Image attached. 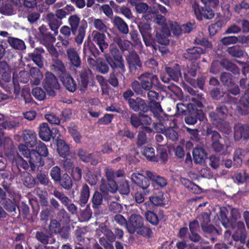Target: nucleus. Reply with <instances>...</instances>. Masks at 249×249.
<instances>
[{
  "label": "nucleus",
  "mask_w": 249,
  "mask_h": 249,
  "mask_svg": "<svg viewBox=\"0 0 249 249\" xmlns=\"http://www.w3.org/2000/svg\"><path fill=\"white\" fill-rule=\"evenodd\" d=\"M227 112L226 107L224 106H222L217 108L216 114L214 112L211 113L210 116L213 121L219 119L221 121L222 118H224L225 115L227 114Z\"/></svg>",
  "instance_id": "obj_37"
},
{
  "label": "nucleus",
  "mask_w": 249,
  "mask_h": 249,
  "mask_svg": "<svg viewBox=\"0 0 249 249\" xmlns=\"http://www.w3.org/2000/svg\"><path fill=\"white\" fill-rule=\"evenodd\" d=\"M116 42L122 50H127L130 45V42L124 38H117Z\"/></svg>",
  "instance_id": "obj_59"
},
{
  "label": "nucleus",
  "mask_w": 249,
  "mask_h": 249,
  "mask_svg": "<svg viewBox=\"0 0 249 249\" xmlns=\"http://www.w3.org/2000/svg\"><path fill=\"white\" fill-rule=\"evenodd\" d=\"M43 87L50 96H54L59 89V85L56 77L52 73L47 72L43 82Z\"/></svg>",
  "instance_id": "obj_4"
},
{
  "label": "nucleus",
  "mask_w": 249,
  "mask_h": 249,
  "mask_svg": "<svg viewBox=\"0 0 249 249\" xmlns=\"http://www.w3.org/2000/svg\"><path fill=\"white\" fill-rule=\"evenodd\" d=\"M202 221L201 223V227L203 230L207 232H212L214 230V227L209 224L210 217L209 214L206 213H203L201 214Z\"/></svg>",
  "instance_id": "obj_33"
},
{
  "label": "nucleus",
  "mask_w": 249,
  "mask_h": 249,
  "mask_svg": "<svg viewBox=\"0 0 249 249\" xmlns=\"http://www.w3.org/2000/svg\"><path fill=\"white\" fill-rule=\"evenodd\" d=\"M113 22L121 32L124 34H128L129 32L128 26L122 19L119 17H115Z\"/></svg>",
  "instance_id": "obj_35"
},
{
  "label": "nucleus",
  "mask_w": 249,
  "mask_h": 249,
  "mask_svg": "<svg viewBox=\"0 0 249 249\" xmlns=\"http://www.w3.org/2000/svg\"><path fill=\"white\" fill-rule=\"evenodd\" d=\"M139 27L143 38L145 41L146 39L151 37V27L147 23L142 24Z\"/></svg>",
  "instance_id": "obj_40"
},
{
  "label": "nucleus",
  "mask_w": 249,
  "mask_h": 249,
  "mask_svg": "<svg viewBox=\"0 0 249 249\" xmlns=\"http://www.w3.org/2000/svg\"><path fill=\"white\" fill-rule=\"evenodd\" d=\"M44 41L45 44L48 45L50 50V52L53 53L55 52L54 47L51 44L54 43L55 41V38L51 34H46L44 37Z\"/></svg>",
  "instance_id": "obj_44"
},
{
  "label": "nucleus",
  "mask_w": 249,
  "mask_h": 249,
  "mask_svg": "<svg viewBox=\"0 0 249 249\" xmlns=\"http://www.w3.org/2000/svg\"><path fill=\"white\" fill-rule=\"evenodd\" d=\"M191 100L192 103L188 104L187 107H186L184 104L182 103H178L177 105V108L178 111L180 112H183L185 111L187 108L192 107L193 105H196L198 107H202V98H201L200 101H199L196 98L193 97L191 99Z\"/></svg>",
  "instance_id": "obj_26"
},
{
  "label": "nucleus",
  "mask_w": 249,
  "mask_h": 249,
  "mask_svg": "<svg viewBox=\"0 0 249 249\" xmlns=\"http://www.w3.org/2000/svg\"><path fill=\"white\" fill-rule=\"evenodd\" d=\"M50 175L55 181H59L61 177V171L58 166L53 167L51 170Z\"/></svg>",
  "instance_id": "obj_54"
},
{
  "label": "nucleus",
  "mask_w": 249,
  "mask_h": 249,
  "mask_svg": "<svg viewBox=\"0 0 249 249\" xmlns=\"http://www.w3.org/2000/svg\"><path fill=\"white\" fill-rule=\"evenodd\" d=\"M47 18L49 20V24L51 29L55 33H57V29L62 22L57 19L55 15L53 13L48 14L47 15Z\"/></svg>",
  "instance_id": "obj_28"
},
{
  "label": "nucleus",
  "mask_w": 249,
  "mask_h": 249,
  "mask_svg": "<svg viewBox=\"0 0 249 249\" xmlns=\"http://www.w3.org/2000/svg\"><path fill=\"white\" fill-rule=\"evenodd\" d=\"M24 141L29 147H33L36 143L37 138L36 133L31 130H25L22 134Z\"/></svg>",
  "instance_id": "obj_14"
},
{
  "label": "nucleus",
  "mask_w": 249,
  "mask_h": 249,
  "mask_svg": "<svg viewBox=\"0 0 249 249\" xmlns=\"http://www.w3.org/2000/svg\"><path fill=\"white\" fill-rule=\"evenodd\" d=\"M36 237L38 241L44 244H53L55 242V240L51 238V236H49L41 232H37L36 234Z\"/></svg>",
  "instance_id": "obj_39"
},
{
  "label": "nucleus",
  "mask_w": 249,
  "mask_h": 249,
  "mask_svg": "<svg viewBox=\"0 0 249 249\" xmlns=\"http://www.w3.org/2000/svg\"><path fill=\"white\" fill-rule=\"evenodd\" d=\"M39 135L44 141H49L51 138V131L47 123H42L39 126Z\"/></svg>",
  "instance_id": "obj_17"
},
{
  "label": "nucleus",
  "mask_w": 249,
  "mask_h": 249,
  "mask_svg": "<svg viewBox=\"0 0 249 249\" xmlns=\"http://www.w3.org/2000/svg\"><path fill=\"white\" fill-rule=\"evenodd\" d=\"M90 72L89 69H83L81 71L78 78L79 86L81 90H84L87 88L89 83V75Z\"/></svg>",
  "instance_id": "obj_20"
},
{
  "label": "nucleus",
  "mask_w": 249,
  "mask_h": 249,
  "mask_svg": "<svg viewBox=\"0 0 249 249\" xmlns=\"http://www.w3.org/2000/svg\"><path fill=\"white\" fill-rule=\"evenodd\" d=\"M180 182L188 190L194 194H199L201 192V188L184 178H180Z\"/></svg>",
  "instance_id": "obj_24"
},
{
  "label": "nucleus",
  "mask_w": 249,
  "mask_h": 249,
  "mask_svg": "<svg viewBox=\"0 0 249 249\" xmlns=\"http://www.w3.org/2000/svg\"><path fill=\"white\" fill-rule=\"evenodd\" d=\"M93 25L95 29L101 32H105L107 30L106 25L100 19H94L93 20Z\"/></svg>",
  "instance_id": "obj_55"
},
{
  "label": "nucleus",
  "mask_w": 249,
  "mask_h": 249,
  "mask_svg": "<svg viewBox=\"0 0 249 249\" xmlns=\"http://www.w3.org/2000/svg\"><path fill=\"white\" fill-rule=\"evenodd\" d=\"M8 42L15 49L23 50L26 48L24 41L18 38L11 37L9 38Z\"/></svg>",
  "instance_id": "obj_36"
},
{
  "label": "nucleus",
  "mask_w": 249,
  "mask_h": 249,
  "mask_svg": "<svg viewBox=\"0 0 249 249\" xmlns=\"http://www.w3.org/2000/svg\"><path fill=\"white\" fill-rule=\"evenodd\" d=\"M127 229L130 233L136 232L138 234L149 237L152 233L151 230L148 227L143 226V219L142 216L138 214H132L129 217Z\"/></svg>",
  "instance_id": "obj_1"
},
{
  "label": "nucleus",
  "mask_w": 249,
  "mask_h": 249,
  "mask_svg": "<svg viewBox=\"0 0 249 249\" xmlns=\"http://www.w3.org/2000/svg\"><path fill=\"white\" fill-rule=\"evenodd\" d=\"M32 93L34 96L38 100H43L46 96L45 92L40 88H35L33 89Z\"/></svg>",
  "instance_id": "obj_53"
},
{
  "label": "nucleus",
  "mask_w": 249,
  "mask_h": 249,
  "mask_svg": "<svg viewBox=\"0 0 249 249\" xmlns=\"http://www.w3.org/2000/svg\"><path fill=\"white\" fill-rule=\"evenodd\" d=\"M211 137L212 146L214 150L216 152L220 151L223 148V145L220 142V140L221 139L220 135L218 132L213 131Z\"/></svg>",
  "instance_id": "obj_25"
},
{
  "label": "nucleus",
  "mask_w": 249,
  "mask_h": 249,
  "mask_svg": "<svg viewBox=\"0 0 249 249\" xmlns=\"http://www.w3.org/2000/svg\"><path fill=\"white\" fill-rule=\"evenodd\" d=\"M0 74L4 81L8 82L10 80V71L8 64L5 61L0 62Z\"/></svg>",
  "instance_id": "obj_30"
},
{
  "label": "nucleus",
  "mask_w": 249,
  "mask_h": 249,
  "mask_svg": "<svg viewBox=\"0 0 249 249\" xmlns=\"http://www.w3.org/2000/svg\"><path fill=\"white\" fill-rule=\"evenodd\" d=\"M86 27V25H81L78 29V34L75 38V41L78 44H81L83 41L85 36Z\"/></svg>",
  "instance_id": "obj_47"
},
{
  "label": "nucleus",
  "mask_w": 249,
  "mask_h": 249,
  "mask_svg": "<svg viewBox=\"0 0 249 249\" xmlns=\"http://www.w3.org/2000/svg\"><path fill=\"white\" fill-rule=\"evenodd\" d=\"M78 155L82 160L86 162H90L93 165L96 164L99 160V159L96 158V154H88L82 149L79 150Z\"/></svg>",
  "instance_id": "obj_18"
},
{
  "label": "nucleus",
  "mask_w": 249,
  "mask_h": 249,
  "mask_svg": "<svg viewBox=\"0 0 249 249\" xmlns=\"http://www.w3.org/2000/svg\"><path fill=\"white\" fill-rule=\"evenodd\" d=\"M248 178H249V176H248L245 173H236L233 177L234 181L238 183L244 182Z\"/></svg>",
  "instance_id": "obj_57"
},
{
  "label": "nucleus",
  "mask_w": 249,
  "mask_h": 249,
  "mask_svg": "<svg viewBox=\"0 0 249 249\" xmlns=\"http://www.w3.org/2000/svg\"><path fill=\"white\" fill-rule=\"evenodd\" d=\"M61 81L63 85L68 90L71 92L75 90L76 84L71 77L68 75H65L62 77Z\"/></svg>",
  "instance_id": "obj_32"
},
{
  "label": "nucleus",
  "mask_w": 249,
  "mask_h": 249,
  "mask_svg": "<svg viewBox=\"0 0 249 249\" xmlns=\"http://www.w3.org/2000/svg\"><path fill=\"white\" fill-rule=\"evenodd\" d=\"M216 125L220 131L227 134H229L231 132V127L229 123L227 122H223V121H221Z\"/></svg>",
  "instance_id": "obj_46"
},
{
  "label": "nucleus",
  "mask_w": 249,
  "mask_h": 249,
  "mask_svg": "<svg viewBox=\"0 0 249 249\" xmlns=\"http://www.w3.org/2000/svg\"><path fill=\"white\" fill-rule=\"evenodd\" d=\"M142 154L149 160H155V154L154 149L152 147H145L143 148Z\"/></svg>",
  "instance_id": "obj_45"
},
{
  "label": "nucleus",
  "mask_w": 249,
  "mask_h": 249,
  "mask_svg": "<svg viewBox=\"0 0 249 249\" xmlns=\"http://www.w3.org/2000/svg\"><path fill=\"white\" fill-rule=\"evenodd\" d=\"M228 52L231 56L236 57H240L243 55V52L236 46L229 48L228 50Z\"/></svg>",
  "instance_id": "obj_61"
},
{
  "label": "nucleus",
  "mask_w": 249,
  "mask_h": 249,
  "mask_svg": "<svg viewBox=\"0 0 249 249\" xmlns=\"http://www.w3.org/2000/svg\"><path fill=\"white\" fill-rule=\"evenodd\" d=\"M106 59L113 69L119 68L123 72L125 71L124 60L121 56H115L114 57V60L107 56L106 57Z\"/></svg>",
  "instance_id": "obj_16"
},
{
  "label": "nucleus",
  "mask_w": 249,
  "mask_h": 249,
  "mask_svg": "<svg viewBox=\"0 0 249 249\" xmlns=\"http://www.w3.org/2000/svg\"><path fill=\"white\" fill-rule=\"evenodd\" d=\"M80 19L79 17L76 15H73L69 17L68 22L72 32L76 31L80 22Z\"/></svg>",
  "instance_id": "obj_42"
},
{
  "label": "nucleus",
  "mask_w": 249,
  "mask_h": 249,
  "mask_svg": "<svg viewBox=\"0 0 249 249\" xmlns=\"http://www.w3.org/2000/svg\"><path fill=\"white\" fill-rule=\"evenodd\" d=\"M89 197V189L88 185H84L82 187L80 194V203L81 205H85Z\"/></svg>",
  "instance_id": "obj_38"
},
{
  "label": "nucleus",
  "mask_w": 249,
  "mask_h": 249,
  "mask_svg": "<svg viewBox=\"0 0 249 249\" xmlns=\"http://www.w3.org/2000/svg\"><path fill=\"white\" fill-rule=\"evenodd\" d=\"M128 104L130 107L134 111L137 112L141 110L143 112H146L149 109L148 107L144 101L141 98L129 99Z\"/></svg>",
  "instance_id": "obj_7"
},
{
  "label": "nucleus",
  "mask_w": 249,
  "mask_h": 249,
  "mask_svg": "<svg viewBox=\"0 0 249 249\" xmlns=\"http://www.w3.org/2000/svg\"><path fill=\"white\" fill-rule=\"evenodd\" d=\"M61 185L65 189H70L72 186V181L67 174H64L60 180Z\"/></svg>",
  "instance_id": "obj_49"
},
{
  "label": "nucleus",
  "mask_w": 249,
  "mask_h": 249,
  "mask_svg": "<svg viewBox=\"0 0 249 249\" xmlns=\"http://www.w3.org/2000/svg\"><path fill=\"white\" fill-rule=\"evenodd\" d=\"M46 119L51 124H59L60 123L59 118L53 114H47L45 116Z\"/></svg>",
  "instance_id": "obj_63"
},
{
  "label": "nucleus",
  "mask_w": 249,
  "mask_h": 249,
  "mask_svg": "<svg viewBox=\"0 0 249 249\" xmlns=\"http://www.w3.org/2000/svg\"><path fill=\"white\" fill-rule=\"evenodd\" d=\"M145 174L150 179L152 180L154 186L158 185L160 187H163L167 185V181L163 177L157 176L148 171H145Z\"/></svg>",
  "instance_id": "obj_15"
},
{
  "label": "nucleus",
  "mask_w": 249,
  "mask_h": 249,
  "mask_svg": "<svg viewBox=\"0 0 249 249\" xmlns=\"http://www.w3.org/2000/svg\"><path fill=\"white\" fill-rule=\"evenodd\" d=\"M97 68L98 71L103 74L107 73L109 71V67L107 63L102 58H98L97 60Z\"/></svg>",
  "instance_id": "obj_43"
},
{
  "label": "nucleus",
  "mask_w": 249,
  "mask_h": 249,
  "mask_svg": "<svg viewBox=\"0 0 249 249\" xmlns=\"http://www.w3.org/2000/svg\"><path fill=\"white\" fill-rule=\"evenodd\" d=\"M52 232L57 233L60 231V225L56 220H52L49 225Z\"/></svg>",
  "instance_id": "obj_62"
},
{
  "label": "nucleus",
  "mask_w": 249,
  "mask_h": 249,
  "mask_svg": "<svg viewBox=\"0 0 249 249\" xmlns=\"http://www.w3.org/2000/svg\"><path fill=\"white\" fill-rule=\"evenodd\" d=\"M139 79L143 89L148 90L153 84L158 82V79L156 75L150 73H144L140 75Z\"/></svg>",
  "instance_id": "obj_5"
},
{
  "label": "nucleus",
  "mask_w": 249,
  "mask_h": 249,
  "mask_svg": "<svg viewBox=\"0 0 249 249\" xmlns=\"http://www.w3.org/2000/svg\"><path fill=\"white\" fill-rule=\"evenodd\" d=\"M131 178L133 182L143 189H147L150 185L149 181L142 174L133 173L132 174Z\"/></svg>",
  "instance_id": "obj_13"
},
{
  "label": "nucleus",
  "mask_w": 249,
  "mask_h": 249,
  "mask_svg": "<svg viewBox=\"0 0 249 249\" xmlns=\"http://www.w3.org/2000/svg\"><path fill=\"white\" fill-rule=\"evenodd\" d=\"M30 74L32 77L31 82L33 85H38L40 84L43 78V74L38 68H32L30 70Z\"/></svg>",
  "instance_id": "obj_27"
},
{
  "label": "nucleus",
  "mask_w": 249,
  "mask_h": 249,
  "mask_svg": "<svg viewBox=\"0 0 249 249\" xmlns=\"http://www.w3.org/2000/svg\"><path fill=\"white\" fill-rule=\"evenodd\" d=\"M10 160L13 162L15 161L18 164L22 165L23 168L25 169L28 166L26 161L23 160L22 158L17 154L16 156L11 155L9 157Z\"/></svg>",
  "instance_id": "obj_58"
},
{
  "label": "nucleus",
  "mask_w": 249,
  "mask_h": 249,
  "mask_svg": "<svg viewBox=\"0 0 249 249\" xmlns=\"http://www.w3.org/2000/svg\"><path fill=\"white\" fill-rule=\"evenodd\" d=\"M203 53V52L202 49L199 47H194L188 50V53L192 55L191 56V58L192 59H197L199 54L202 53Z\"/></svg>",
  "instance_id": "obj_60"
},
{
  "label": "nucleus",
  "mask_w": 249,
  "mask_h": 249,
  "mask_svg": "<svg viewBox=\"0 0 249 249\" xmlns=\"http://www.w3.org/2000/svg\"><path fill=\"white\" fill-rule=\"evenodd\" d=\"M166 71L169 77L175 81H178L181 77L180 68L178 64H176L173 67H166Z\"/></svg>",
  "instance_id": "obj_21"
},
{
  "label": "nucleus",
  "mask_w": 249,
  "mask_h": 249,
  "mask_svg": "<svg viewBox=\"0 0 249 249\" xmlns=\"http://www.w3.org/2000/svg\"><path fill=\"white\" fill-rule=\"evenodd\" d=\"M165 135L166 137L173 141H177L178 139V134L174 128H169L165 131Z\"/></svg>",
  "instance_id": "obj_48"
},
{
  "label": "nucleus",
  "mask_w": 249,
  "mask_h": 249,
  "mask_svg": "<svg viewBox=\"0 0 249 249\" xmlns=\"http://www.w3.org/2000/svg\"><path fill=\"white\" fill-rule=\"evenodd\" d=\"M170 33L172 32L174 35L178 36L181 33V27L176 22H169L168 25Z\"/></svg>",
  "instance_id": "obj_52"
},
{
  "label": "nucleus",
  "mask_w": 249,
  "mask_h": 249,
  "mask_svg": "<svg viewBox=\"0 0 249 249\" xmlns=\"http://www.w3.org/2000/svg\"><path fill=\"white\" fill-rule=\"evenodd\" d=\"M243 151L241 149H236L233 154V162L234 166L236 167H239L241 165L243 160Z\"/></svg>",
  "instance_id": "obj_41"
},
{
  "label": "nucleus",
  "mask_w": 249,
  "mask_h": 249,
  "mask_svg": "<svg viewBox=\"0 0 249 249\" xmlns=\"http://www.w3.org/2000/svg\"><path fill=\"white\" fill-rule=\"evenodd\" d=\"M227 210L226 208H221L220 209L219 213V219L221 221L222 225L226 228H229L230 227L234 228V226L231 221L228 218L227 215Z\"/></svg>",
  "instance_id": "obj_23"
},
{
  "label": "nucleus",
  "mask_w": 249,
  "mask_h": 249,
  "mask_svg": "<svg viewBox=\"0 0 249 249\" xmlns=\"http://www.w3.org/2000/svg\"><path fill=\"white\" fill-rule=\"evenodd\" d=\"M26 158L32 168H35L36 166H42L44 165V162L42 161L41 156L35 150L30 151L28 158Z\"/></svg>",
  "instance_id": "obj_11"
},
{
  "label": "nucleus",
  "mask_w": 249,
  "mask_h": 249,
  "mask_svg": "<svg viewBox=\"0 0 249 249\" xmlns=\"http://www.w3.org/2000/svg\"><path fill=\"white\" fill-rule=\"evenodd\" d=\"M102 201L103 197L102 195L98 192H95L92 199L93 207L94 208H97L102 204Z\"/></svg>",
  "instance_id": "obj_51"
},
{
  "label": "nucleus",
  "mask_w": 249,
  "mask_h": 249,
  "mask_svg": "<svg viewBox=\"0 0 249 249\" xmlns=\"http://www.w3.org/2000/svg\"><path fill=\"white\" fill-rule=\"evenodd\" d=\"M152 131V129L147 126H143L142 127V130L140 131L138 136L137 144L141 146L146 143L147 138L144 132L150 133Z\"/></svg>",
  "instance_id": "obj_31"
},
{
  "label": "nucleus",
  "mask_w": 249,
  "mask_h": 249,
  "mask_svg": "<svg viewBox=\"0 0 249 249\" xmlns=\"http://www.w3.org/2000/svg\"><path fill=\"white\" fill-rule=\"evenodd\" d=\"M126 59L132 72H134L136 70L141 67V63L138 55L136 53L132 52L130 53Z\"/></svg>",
  "instance_id": "obj_12"
},
{
  "label": "nucleus",
  "mask_w": 249,
  "mask_h": 249,
  "mask_svg": "<svg viewBox=\"0 0 249 249\" xmlns=\"http://www.w3.org/2000/svg\"><path fill=\"white\" fill-rule=\"evenodd\" d=\"M149 106L151 111L155 114H159L162 111L160 105L158 102H154L150 103Z\"/></svg>",
  "instance_id": "obj_64"
},
{
  "label": "nucleus",
  "mask_w": 249,
  "mask_h": 249,
  "mask_svg": "<svg viewBox=\"0 0 249 249\" xmlns=\"http://www.w3.org/2000/svg\"><path fill=\"white\" fill-rule=\"evenodd\" d=\"M145 215L146 220L151 224L157 225L158 223V216L153 212L148 211L145 213Z\"/></svg>",
  "instance_id": "obj_56"
},
{
  "label": "nucleus",
  "mask_w": 249,
  "mask_h": 249,
  "mask_svg": "<svg viewBox=\"0 0 249 249\" xmlns=\"http://www.w3.org/2000/svg\"><path fill=\"white\" fill-rule=\"evenodd\" d=\"M92 36L93 42L99 46L102 52H104L108 47V44L105 41V35L97 31H93Z\"/></svg>",
  "instance_id": "obj_9"
},
{
  "label": "nucleus",
  "mask_w": 249,
  "mask_h": 249,
  "mask_svg": "<svg viewBox=\"0 0 249 249\" xmlns=\"http://www.w3.org/2000/svg\"><path fill=\"white\" fill-rule=\"evenodd\" d=\"M57 151L60 156L64 157L69 154V146L63 140H57Z\"/></svg>",
  "instance_id": "obj_29"
},
{
  "label": "nucleus",
  "mask_w": 249,
  "mask_h": 249,
  "mask_svg": "<svg viewBox=\"0 0 249 249\" xmlns=\"http://www.w3.org/2000/svg\"><path fill=\"white\" fill-rule=\"evenodd\" d=\"M106 175L108 183H106L105 181L102 179L100 187L101 191L105 194L115 193L118 190V186L114 180L115 177V172L112 169L107 168L106 170Z\"/></svg>",
  "instance_id": "obj_3"
},
{
  "label": "nucleus",
  "mask_w": 249,
  "mask_h": 249,
  "mask_svg": "<svg viewBox=\"0 0 249 249\" xmlns=\"http://www.w3.org/2000/svg\"><path fill=\"white\" fill-rule=\"evenodd\" d=\"M96 234L98 236H101L103 234L110 242H112L115 241V236L114 233L104 224H101L100 225L99 229L96 230Z\"/></svg>",
  "instance_id": "obj_19"
},
{
  "label": "nucleus",
  "mask_w": 249,
  "mask_h": 249,
  "mask_svg": "<svg viewBox=\"0 0 249 249\" xmlns=\"http://www.w3.org/2000/svg\"><path fill=\"white\" fill-rule=\"evenodd\" d=\"M234 138L235 140H239L241 138H249V126L240 124H235L234 126Z\"/></svg>",
  "instance_id": "obj_8"
},
{
  "label": "nucleus",
  "mask_w": 249,
  "mask_h": 249,
  "mask_svg": "<svg viewBox=\"0 0 249 249\" xmlns=\"http://www.w3.org/2000/svg\"><path fill=\"white\" fill-rule=\"evenodd\" d=\"M154 21L160 26L156 31L157 41L161 44L167 45L169 43L167 37L170 35V32L164 17L160 15H156L154 18Z\"/></svg>",
  "instance_id": "obj_2"
},
{
  "label": "nucleus",
  "mask_w": 249,
  "mask_h": 249,
  "mask_svg": "<svg viewBox=\"0 0 249 249\" xmlns=\"http://www.w3.org/2000/svg\"><path fill=\"white\" fill-rule=\"evenodd\" d=\"M234 228L232 227L233 229L235 228V227H237V231L235 234H233L231 238L235 241H238L240 238L242 237L244 234V232L245 230L244 224L242 221H238L236 223V226L234 224H233Z\"/></svg>",
  "instance_id": "obj_34"
},
{
  "label": "nucleus",
  "mask_w": 249,
  "mask_h": 249,
  "mask_svg": "<svg viewBox=\"0 0 249 249\" xmlns=\"http://www.w3.org/2000/svg\"><path fill=\"white\" fill-rule=\"evenodd\" d=\"M67 55L71 63L76 67H78L81 64L79 53L73 47H69L67 51Z\"/></svg>",
  "instance_id": "obj_10"
},
{
  "label": "nucleus",
  "mask_w": 249,
  "mask_h": 249,
  "mask_svg": "<svg viewBox=\"0 0 249 249\" xmlns=\"http://www.w3.org/2000/svg\"><path fill=\"white\" fill-rule=\"evenodd\" d=\"M195 14L198 20H201L204 17L207 19H211L214 17V12L210 9L200 7L197 3L193 5Z\"/></svg>",
  "instance_id": "obj_6"
},
{
  "label": "nucleus",
  "mask_w": 249,
  "mask_h": 249,
  "mask_svg": "<svg viewBox=\"0 0 249 249\" xmlns=\"http://www.w3.org/2000/svg\"><path fill=\"white\" fill-rule=\"evenodd\" d=\"M193 158L196 163H202L206 158L207 154L201 147H196L193 152Z\"/></svg>",
  "instance_id": "obj_22"
},
{
  "label": "nucleus",
  "mask_w": 249,
  "mask_h": 249,
  "mask_svg": "<svg viewBox=\"0 0 249 249\" xmlns=\"http://www.w3.org/2000/svg\"><path fill=\"white\" fill-rule=\"evenodd\" d=\"M120 193L123 195H127L130 192L129 186L127 180H123L120 183L119 187H118Z\"/></svg>",
  "instance_id": "obj_50"
}]
</instances>
